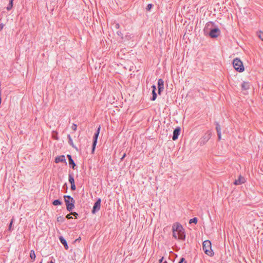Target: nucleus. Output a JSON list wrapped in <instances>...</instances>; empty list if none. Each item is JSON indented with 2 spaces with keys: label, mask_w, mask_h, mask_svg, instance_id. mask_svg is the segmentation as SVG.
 Segmentation results:
<instances>
[{
  "label": "nucleus",
  "mask_w": 263,
  "mask_h": 263,
  "mask_svg": "<svg viewBox=\"0 0 263 263\" xmlns=\"http://www.w3.org/2000/svg\"><path fill=\"white\" fill-rule=\"evenodd\" d=\"M47 263H54V262L53 261H50V262H48Z\"/></svg>",
  "instance_id": "obj_40"
},
{
  "label": "nucleus",
  "mask_w": 263,
  "mask_h": 263,
  "mask_svg": "<svg viewBox=\"0 0 263 263\" xmlns=\"http://www.w3.org/2000/svg\"><path fill=\"white\" fill-rule=\"evenodd\" d=\"M152 7H153V5L152 4H148L147 7H146V10L147 11H149L151 9V8H152Z\"/></svg>",
  "instance_id": "obj_24"
},
{
  "label": "nucleus",
  "mask_w": 263,
  "mask_h": 263,
  "mask_svg": "<svg viewBox=\"0 0 263 263\" xmlns=\"http://www.w3.org/2000/svg\"><path fill=\"white\" fill-rule=\"evenodd\" d=\"M163 257H162L161 259L159 260V263H163Z\"/></svg>",
  "instance_id": "obj_37"
},
{
  "label": "nucleus",
  "mask_w": 263,
  "mask_h": 263,
  "mask_svg": "<svg viewBox=\"0 0 263 263\" xmlns=\"http://www.w3.org/2000/svg\"><path fill=\"white\" fill-rule=\"evenodd\" d=\"M245 182V179L243 177L239 176L237 180H236L234 182L235 185H240L243 183Z\"/></svg>",
  "instance_id": "obj_11"
},
{
  "label": "nucleus",
  "mask_w": 263,
  "mask_h": 263,
  "mask_svg": "<svg viewBox=\"0 0 263 263\" xmlns=\"http://www.w3.org/2000/svg\"><path fill=\"white\" fill-rule=\"evenodd\" d=\"M119 27H120V25H119V23H115V24H114V28H115V29H119Z\"/></svg>",
  "instance_id": "obj_29"
},
{
  "label": "nucleus",
  "mask_w": 263,
  "mask_h": 263,
  "mask_svg": "<svg viewBox=\"0 0 263 263\" xmlns=\"http://www.w3.org/2000/svg\"><path fill=\"white\" fill-rule=\"evenodd\" d=\"M68 180L70 184L74 183V180L72 174H69L68 175Z\"/></svg>",
  "instance_id": "obj_15"
},
{
  "label": "nucleus",
  "mask_w": 263,
  "mask_h": 263,
  "mask_svg": "<svg viewBox=\"0 0 263 263\" xmlns=\"http://www.w3.org/2000/svg\"><path fill=\"white\" fill-rule=\"evenodd\" d=\"M71 215V214L67 215L66 218L68 219L72 218V217L70 216Z\"/></svg>",
  "instance_id": "obj_33"
},
{
  "label": "nucleus",
  "mask_w": 263,
  "mask_h": 263,
  "mask_svg": "<svg viewBox=\"0 0 263 263\" xmlns=\"http://www.w3.org/2000/svg\"><path fill=\"white\" fill-rule=\"evenodd\" d=\"M100 129H101V126H99L98 127V129H97V130L96 132L95 133V135L93 136L92 148V152L95 151V147H96V144H97V139H98V136H99V133H100Z\"/></svg>",
  "instance_id": "obj_6"
},
{
  "label": "nucleus",
  "mask_w": 263,
  "mask_h": 263,
  "mask_svg": "<svg viewBox=\"0 0 263 263\" xmlns=\"http://www.w3.org/2000/svg\"><path fill=\"white\" fill-rule=\"evenodd\" d=\"M55 162L58 163L59 162H64L66 164V159L65 156L64 155H61L58 157H57L55 159Z\"/></svg>",
  "instance_id": "obj_10"
},
{
  "label": "nucleus",
  "mask_w": 263,
  "mask_h": 263,
  "mask_svg": "<svg viewBox=\"0 0 263 263\" xmlns=\"http://www.w3.org/2000/svg\"><path fill=\"white\" fill-rule=\"evenodd\" d=\"M64 220V218L63 216H59L57 217V221L58 222H63Z\"/></svg>",
  "instance_id": "obj_23"
},
{
  "label": "nucleus",
  "mask_w": 263,
  "mask_h": 263,
  "mask_svg": "<svg viewBox=\"0 0 263 263\" xmlns=\"http://www.w3.org/2000/svg\"><path fill=\"white\" fill-rule=\"evenodd\" d=\"M61 203H61V201L60 200H59V199L55 200L53 202V204L54 205H61Z\"/></svg>",
  "instance_id": "obj_19"
},
{
  "label": "nucleus",
  "mask_w": 263,
  "mask_h": 263,
  "mask_svg": "<svg viewBox=\"0 0 263 263\" xmlns=\"http://www.w3.org/2000/svg\"><path fill=\"white\" fill-rule=\"evenodd\" d=\"M217 135H218V139L220 140L221 139V132L218 133Z\"/></svg>",
  "instance_id": "obj_34"
},
{
  "label": "nucleus",
  "mask_w": 263,
  "mask_h": 263,
  "mask_svg": "<svg viewBox=\"0 0 263 263\" xmlns=\"http://www.w3.org/2000/svg\"><path fill=\"white\" fill-rule=\"evenodd\" d=\"M258 37L263 41V32H260L258 34Z\"/></svg>",
  "instance_id": "obj_28"
},
{
  "label": "nucleus",
  "mask_w": 263,
  "mask_h": 263,
  "mask_svg": "<svg viewBox=\"0 0 263 263\" xmlns=\"http://www.w3.org/2000/svg\"><path fill=\"white\" fill-rule=\"evenodd\" d=\"M67 158H68V160L72 159L71 156L70 155H67Z\"/></svg>",
  "instance_id": "obj_36"
},
{
  "label": "nucleus",
  "mask_w": 263,
  "mask_h": 263,
  "mask_svg": "<svg viewBox=\"0 0 263 263\" xmlns=\"http://www.w3.org/2000/svg\"><path fill=\"white\" fill-rule=\"evenodd\" d=\"M71 128L72 130H73L74 131H76L77 130V124L73 123L71 126Z\"/></svg>",
  "instance_id": "obj_26"
},
{
  "label": "nucleus",
  "mask_w": 263,
  "mask_h": 263,
  "mask_svg": "<svg viewBox=\"0 0 263 263\" xmlns=\"http://www.w3.org/2000/svg\"><path fill=\"white\" fill-rule=\"evenodd\" d=\"M210 30L209 35L212 38L217 37L220 34V31L217 27L210 28Z\"/></svg>",
  "instance_id": "obj_5"
},
{
  "label": "nucleus",
  "mask_w": 263,
  "mask_h": 263,
  "mask_svg": "<svg viewBox=\"0 0 263 263\" xmlns=\"http://www.w3.org/2000/svg\"><path fill=\"white\" fill-rule=\"evenodd\" d=\"M250 83L249 82H243L241 84V88L242 90H248L250 88Z\"/></svg>",
  "instance_id": "obj_13"
},
{
  "label": "nucleus",
  "mask_w": 263,
  "mask_h": 263,
  "mask_svg": "<svg viewBox=\"0 0 263 263\" xmlns=\"http://www.w3.org/2000/svg\"><path fill=\"white\" fill-rule=\"evenodd\" d=\"M203 250L204 253L210 256H212L214 255V253L211 248V242L210 240H206L203 241Z\"/></svg>",
  "instance_id": "obj_3"
},
{
  "label": "nucleus",
  "mask_w": 263,
  "mask_h": 263,
  "mask_svg": "<svg viewBox=\"0 0 263 263\" xmlns=\"http://www.w3.org/2000/svg\"><path fill=\"white\" fill-rule=\"evenodd\" d=\"M9 1L13 2V0H9Z\"/></svg>",
  "instance_id": "obj_41"
},
{
  "label": "nucleus",
  "mask_w": 263,
  "mask_h": 263,
  "mask_svg": "<svg viewBox=\"0 0 263 263\" xmlns=\"http://www.w3.org/2000/svg\"><path fill=\"white\" fill-rule=\"evenodd\" d=\"M173 236L175 239L184 240L185 238L184 229L182 226L179 223H174L172 227Z\"/></svg>",
  "instance_id": "obj_1"
},
{
  "label": "nucleus",
  "mask_w": 263,
  "mask_h": 263,
  "mask_svg": "<svg viewBox=\"0 0 263 263\" xmlns=\"http://www.w3.org/2000/svg\"><path fill=\"white\" fill-rule=\"evenodd\" d=\"M101 201V199L99 198L95 203L92 210V213H95L96 212H98L100 209Z\"/></svg>",
  "instance_id": "obj_7"
},
{
  "label": "nucleus",
  "mask_w": 263,
  "mask_h": 263,
  "mask_svg": "<svg viewBox=\"0 0 263 263\" xmlns=\"http://www.w3.org/2000/svg\"><path fill=\"white\" fill-rule=\"evenodd\" d=\"M76 185H75L74 183L71 184V190L72 191H74V190H76Z\"/></svg>",
  "instance_id": "obj_27"
},
{
  "label": "nucleus",
  "mask_w": 263,
  "mask_h": 263,
  "mask_svg": "<svg viewBox=\"0 0 263 263\" xmlns=\"http://www.w3.org/2000/svg\"><path fill=\"white\" fill-rule=\"evenodd\" d=\"M68 143L69 144L71 145L73 147H76L73 144V141H72V140L70 137V136L69 135H68Z\"/></svg>",
  "instance_id": "obj_16"
},
{
  "label": "nucleus",
  "mask_w": 263,
  "mask_h": 263,
  "mask_svg": "<svg viewBox=\"0 0 263 263\" xmlns=\"http://www.w3.org/2000/svg\"><path fill=\"white\" fill-rule=\"evenodd\" d=\"M3 26H0V31L3 29Z\"/></svg>",
  "instance_id": "obj_39"
},
{
  "label": "nucleus",
  "mask_w": 263,
  "mask_h": 263,
  "mask_svg": "<svg viewBox=\"0 0 263 263\" xmlns=\"http://www.w3.org/2000/svg\"><path fill=\"white\" fill-rule=\"evenodd\" d=\"M233 67L235 69L239 72H242L245 70L244 66L242 61L238 58H235L233 62Z\"/></svg>",
  "instance_id": "obj_4"
},
{
  "label": "nucleus",
  "mask_w": 263,
  "mask_h": 263,
  "mask_svg": "<svg viewBox=\"0 0 263 263\" xmlns=\"http://www.w3.org/2000/svg\"><path fill=\"white\" fill-rule=\"evenodd\" d=\"M30 258L34 260H35V252L33 250H31L30 251Z\"/></svg>",
  "instance_id": "obj_17"
},
{
  "label": "nucleus",
  "mask_w": 263,
  "mask_h": 263,
  "mask_svg": "<svg viewBox=\"0 0 263 263\" xmlns=\"http://www.w3.org/2000/svg\"><path fill=\"white\" fill-rule=\"evenodd\" d=\"M117 33L119 36H121V38L123 39L122 34L121 31H118L117 32Z\"/></svg>",
  "instance_id": "obj_30"
},
{
  "label": "nucleus",
  "mask_w": 263,
  "mask_h": 263,
  "mask_svg": "<svg viewBox=\"0 0 263 263\" xmlns=\"http://www.w3.org/2000/svg\"><path fill=\"white\" fill-rule=\"evenodd\" d=\"M152 94H153V97L151 99V100L152 101H155L157 98V93L156 92V86L155 85H153L152 86Z\"/></svg>",
  "instance_id": "obj_12"
},
{
  "label": "nucleus",
  "mask_w": 263,
  "mask_h": 263,
  "mask_svg": "<svg viewBox=\"0 0 263 263\" xmlns=\"http://www.w3.org/2000/svg\"><path fill=\"white\" fill-rule=\"evenodd\" d=\"M71 214L73 215L74 217L77 218V216L78 215V214L76 212H71Z\"/></svg>",
  "instance_id": "obj_32"
},
{
  "label": "nucleus",
  "mask_w": 263,
  "mask_h": 263,
  "mask_svg": "<svg viewBox=\"0 0 263 263\" xmlns=\"http://www.w3.org/2000/svg\"><path fill=\"white\" fill-rule=\"evenodd\" d=\"M12 7H13V2L9 1V4L8 6L7 7V9L8 10H11L12 9Z\"/></svg>",
  "instance_id": "obj_20"
},
{
  "label": "nucleus",
  "mask_w": 263,
  "mask_h": 263,
  "mask_svg": "<svg viewBox=\"0 0 263 263\" xmlns=\"http://www.w3.org/2000/svg\"><path fill=\"white\" fill-rule=\"evenodd\" d=\"M13 220H14V219L12 218L11 220L10 224H9V231H11V228H12V223L13 222Z\"/></svg>",
  "instance_id": "obj_25"
},
{
  "label": "nucleus",
  "mask_w": 263,
  "mask_h": 263,
  "mask_svg": "<svg viewBox=\"0 0 263 263\" xmlns=\"http://www.w3.org/2000/svg\"><path fill=\"white\" fill-rule=\"evenodd\" d=\"M158 93L160 94L161 91L164 89V81L162 79H160L158 82Z\"/></svg>",
  "instance_id": "obj_8"
},
{
  "label": "nucleus",
  "mask_w": 263,
  "mask_h": 263,
  "mask_svg": "<svg viewBox=\"0 0 263 263\" xmlns=\"http://www.w3.org/2000/svg\"><path fill=\"white\" fill-rule=\"evenodd\" d=\"M40 263H42V262H41Z\"/></svg>",
  "instance_id": "obj_42"
},
{
  "label": "nucleus",
  "mask_w": 263,
  "mask_h": 263,
  "mask_svg": "<svg viewBox=\"0 0 263 263\" xmlns=\"http://www.w3.org/2000/svg\"><path fill=\"white\" fill-rule=\"evenodd\" d=\"M197 218L195 217V218H193L192 219H191L190 220V221H189V223H196L197 222Z\"/></svg>",
  "instance_id": "obj_21"
},
{
  "label": "nucleus",
  "mask_w": 263,
  "mask_h": 263,
  "mask_svg": "<svg viewBox=\"0 0 263 263\" xmlns=\"http://www.w3.org/2000/svg\"><path fill=\"white\" fill-rule=\"evenodd\" d=\"M125 157H126V154L124 153L123 154V155L122 156V158H121V160L122 161Z\"/></svg>",
  "instance_id": "obj_35"
},
{
  "label": "nucleus",
  "mask_w": 263,
  "mask_h": 263,
  "mask_svg": "<svg viewBox=\"0 0 263 263\" xmlns=\"http://www.w3.org/2000/svg\"><path fill=\"white\" fill-rule=\"evenodd\" d=\"M180 128L179 127H177L175 128L173 132V135L172 137V139L173 140H176L178 139V136L180 134Z\"/></svg>",
  "instance_id": "obj_9"
},
{
  "label": "nucleus",
  "mask_w": 263,
  "mask_h": 263,
  "mask_svg": "<svg viewBox=\"0 0 263 263\" xmlns=\"http://www.w3.org/2000/svg\"><path fill=\"white\" fill-rule=\"evenodd\" d=\"M210 25H212H212H213V24H207V25H206V28H208Z\"/></svg>",
  "instance_id": "obj_38"
},
{
  "label": "nucleus",
  "mask_w": 263,
  "mask_h": 263,
  "mask_svg": "<svg viewBox=\"0 0 263 263\" xmlns=\"http://www.w3.org/2000/svg\"><path fill=\"white\" fill-rule=\"evenodd\" d=\"M69 164L71 166L72 168H74V167L76 166V164L72 159L69 160Z\"/></svg>",
  "instance_id": "obj_18"
},
{
  "label": "nucleus",
  "mask_w": 263,
  "mask_h": 263,
  "mask_svg": "<svg viewBox=\"0 0 263 263\" xmlns=\"http://www.w3.org/2000/svg\"><path fill=\"white\" fill-rule=\"evenodd\" d=\"M59 239L62 244H63L65 248V249L67 250L68 248L66 240L62 237L60 236L59 237Z\"/></svg>",
  "instance_id": "obj_14"
},
{
  "label": "nucleus",
  "mask_w": 263,
  "mask_h": 263,
  "mask_svg": "<svg viewBox=\"0 0 263 263\" xmlns=\"http://www.w3.org/2000/svg\"><path fill=\"white\" fill-rule=\"evenodd\" d=\"M216 129L217 133L221 132L220 126L218 123L216 124Z\"/></svg>",
  "instance_id": "obj_22"
},
{
  "label": "nucleus",
  "mask_w": 263,
  "mask_h": 263,
  "mask_svg": "<svg viewBox=\"0 0 263 263\" xmlns=\"http://www.w3.org/2000/svg\"><path fill=\"white\" fill-rule=\"evenodd\" d=\"M179 263H186V262L185 261V259L184 258H181L180 261L179 262Z\"/></svg>",
  "instance_id": "obj_31"
},
{
  "label": "nucleus",
  "mask_w": 263,
  "mask_h": 263,
  "mask_svg": "<svg viewBox=\"0 0 263 263\" xmlns=\"http://www.w3.org/2000/svg\"><path fill=\"white\" fill-rule=\"evenodd\" d=\"M64 198L67 211L69 212L72 211L74 208V200L69 195L64 196Z\"/></svg>",
  "instance_id": "obj_2"
}]
</instances>
